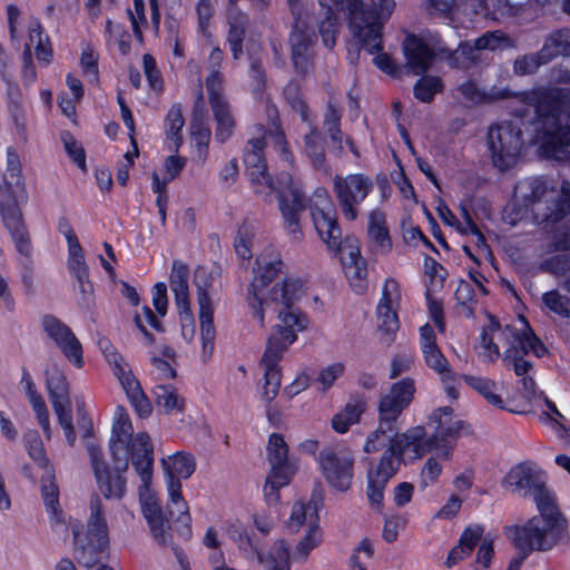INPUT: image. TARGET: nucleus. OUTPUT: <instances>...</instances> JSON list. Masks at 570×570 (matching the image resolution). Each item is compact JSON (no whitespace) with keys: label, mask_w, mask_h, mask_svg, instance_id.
Instances as JSON below:
<instances>
[{"label":"nucleus","mask_w":570,"mask_h":570,"mask_svg":"<svg viewBox=\"0 0 570 570\" xmlns=\"http://www.w3.org/2000/svg\"><path fill=\"white\" fill-rule=\"evenodd\" d=\"M514 97L523 105L514 110L515 120L489 127L487 144L493 165L503 171L518 163L524 144L520 122L531 114L530 144L544 158L570 160V88L538 87Z\"/></svg>","instance_id":"f257e3e1"},{"label":"nucleus","mask_w":570,"mask_h":570,"mask_svg":"<svg viewBox=\"0 0 570 570\" xmlns=\"http://www.w3.org/2000/svg\"><path fill=\"white\" fill-rule=\"evenodd\" d=\"M286 265L281 255L265 252L257 256L254 278L248 287L247 302L253 318L264 326L265 314L273 308L278 323L267 340L261 365L264 367L263 397L271 402L281 387L278 363L288 346L297 340V333L308 325V318L294 304L304 295V283L298 277L287 276L282 283L268 288V285L282 274Z\"/></svg>","instance_id":"f03ea898"},{"label":"nucleus","mask_w":570,"mask_h":570,"mask_svg":"<svg viewBox=\"0 0 570 570\" xmlns=\"http://www.w3.org/2000/svg\"><path fill=\"white\" fill-rule=\"evenodd\" d=\"M266 114L271 121L269 126L267 129L263 125L254 126V135L245 148L244 163L252 183L265 185L277 194L284 229L292 242L299 243L303 239L301 215L307 206L306 197L301 181L294 179L288 173L279 174L276 180H273L267 174L264 158L267 140L273 144L287 164H292L293 156L278 121L277 108L274 105H268Z\"/></svg>","instance_id":"7ed1b4c3"},{"label":"nucleus","mask_w":570,"mask_h":570,"mask_svg":"<svg viewBox=\"0 0 570 570\" xmlns=\"http://www.w3.org/2000/svg\"><path fill=\"white\" fill-rule=\"evenodd\" d=\"M318 1L325 14L318 26L325 47L331 49L335 46L340 27L337 13H343L348 19L351 32L368 53L382 50V29L395 8L394 0H371L373 10H365L362 0Z\"/></svg>","instance_id":"20e7f679"},{"label":"nucleus","mask_w":570,"mask_h":570,"mask_svg":"<svg viewBox=\"0 0 570 570\" xmlns=\"http://www.w3.org/2000/svg\"><path fill=\"white\" fill-rule=\"evenodd\" d=\"M515 207V218L509 220L511 225L530 212L537 224L544 227L553 226L570 214V181L563 179L558 185L544 176L524 178L514 188V203L511 209ZM509 210L510 207L504 210L505 219Z\"/></svg>","instance_id":"39448f33"},{"label":"nucleus","mask_w":570,"mask_h":570,"mask_svg":"<svg viewBox=\"0 0 570 570\" xmlns=\"http://www.w3.org/2000/svg\"><path fill=\"white\" fill-rule=\"evenodd\" d=\"M132 432L129 416L122 406H118L109 442L114 468L126 471L131 458L137 474L147 487L153 476L154 448L147 433L140 432L132 438Z\"/></svg>","instance_id":"423d86ee"},{"label":"nucleus","mask_w":570,"mask_h":570,"mask_svg":"<svg viewBox=\"0 0 570 570\" xmlns=\"http://www.w3.org/2000/svg\"><path fill=\"white\" fill-rule=\"evenodd\" d=\"M395 430H397L395 428ZM425 430L423 426H414L404 433L394 431V440L384 450L381 459L367 471L366 494L370 503L380 509L384 498V489L387 482L396 474L399 466L406 452H412L415 459L421 458L428 450Z\"/></svg>","instance_id":"0eeeda50"},{"label":"nucleus","mask_w":570,"mask_h":570,"mask_svg":"<svg viewBox=\"0 0 570 570\" xmlns=\"http://www.w3.org/2000/svg\"><path fill=\"white\" fill-rule=\"evenodd\" d=\"M540 514L531 518L523 525L507 529V535L525 556L531 551H548L554 546L567 542L568 524L557 502L537 505Z\"/></svg>","instance_id":"6e6552de"},{"label":"nucleus","mask_w":570,"mask_h":570,"mask_svg":"<svg viewBox=\"0 0 570 570\" xmlns=\"http://www.w3.org/2000/svg\"><path fill=\"white\" fill-rule=\"evenodd\" d=\"M224 51L215 46L212 48L206 62L207 76L205 87L216 121L215 139L219 142L227 141L235 128V119L230 112V106L224 95L225 77L222 72Z\"/></svg>","instance_id":"1a4fd4ad"},{"label":"nucleus","mask_w":570,"mask_h":570,"mask_svg":"<svg viewBox=\"0 0 570 570\" xmlns=\"http://www.w3.org/2000/svg\"><path fill=\"white\" fill-rule=\"evenodd\" d=\"M490 330L499 331V340L508 345L502 360L508 367H512L517 376L532 371V363L524 357L529 352L538 357L546 353V347L524 320H522V328L517 330L511 325L501 327L499 322L491 317Z\"/></svg>","instance_id":"9d476101"},{"label":"nucleus","mask_w":570,"mask_h":570,"mask_svg":"<svg viewBox=\"0 0 570 570\" xmlns=\"http://www.w3.org/2000/svg\"><path fill=\"white\" fill-rule=\"evenodd\" d=\"M90 514L87 522V533L73 530L75 553L80 563L87 568L94 567L109 544L108 527L101 499L97 495L90 500Z\"/></svg>","instance_id":"9b49d317"},{"label":"nucleus","mask_w":570,"mask_h":570,"mask_svg":"<svg viewBox=\"0 0 570 570\" xmlns=\"http://www.w3.org/2000/svg\"><path fill=\"white\" fill-rule=\"evenodd\" d=\"M504 483L512 493L533 498L535 505L557 502L556 494L547 488L546 473L533 462L513 466L504 476Z\"/></svg>","instance_id":"f8f14e48"},{"label":"nucleus","mask_w":570,"mask_h":570,"mask_svg":"<svg viewBox=\"0 0 570 570\" xmlns=\"http://www.w3.org/2000/svg\"><path fill=\"white\" fill-rule=\"evenodd\" d=\"M373 187L372 179L361 173L334 177L333 191L346 220L353 222L358 217V207L372 193Z\"/></svg>","instance_id":"ddd939ff"},{"label":"nucleus","mask_w":570,"mask_h":570,"mask_svg":"<svg viewBox=\"0 0 570 570\" xmlns=\"http://www.w3.org/2000/svg\"><path fill=\"white\" fill-rule=\"evenodd\" d=\"M308 207L317 234L330 250L337 252L341 248L342 232L328 191L323 187L316 188L308 200Z\"/></svg>","instance_id":"4468645a"},{"label":"nucleus","mask_w":570,"mask_h":570,"mask_svg":"<svg viewBox=\"0 0 570 570\" xmlns=\"http://www.w3.org/2000/svg\"><path fill=\"white\" fill-rule=\"evenodd\" d=\"M420 347L425 364L441 376L445 393L455 400L459 396V376L451 370L450 363L436 345V335L430 324L420 327Z\"/></svg>","instance_id":"2eb2a0df"},{"label":"nucleus","mask_w":570,"mask_h":570,"mask_svg":"<svg viewBox=\"0 0 570 570\" xmlns=\"http://www.w3.org/2000/svg\"><path fill=\"white\" fill-rule=\"evenodd\" d=\"M317 461L322 474L332 488L338 491L351 488L355 458L350 449L341 446L322 450Z\"/></svg>","instance_id":"dca6fc26"},{"label":"nucleus","mask_w":570,"mask_h":570,"mask_svg":"<svg viewBox=\"0 0 570 570\" xmlns=\"http://www.w3.org/2000/svg\"><path fill=\"white\" fill-rule=\"evenodd\" d=\"M430 422L433 424L434 432L426 440L428 450H439L443 459H449L465 426L464 422L453 416V410L450 406L433 411Z\"/></svg>","instance_id":"f3484780"},{"label":"nucleus","mask_w":570,"mask_h":570,"mask_svg":"<svg viewBox=\"0 0 570 570\" xmlns=\"http://www.w3.org/2000/svg\"><path fill=\"white\" fill-rule=\"evenodd\" d=\"M214 278L205 268H197L194 275V284L197 289V303L199 306L200 337L205 354H212L214 350V305L210 296Z\"/></svg>","instance_id":"a211bd4d"},{"label":"nucleus","mask_w":570,"mask_h":570,"mask_svg":"<svg viewBox=\"0 0 570 570\" xmlns=\"http://www.w3.org/2000/svg\"><path fill=\"white\" fill-rule=\"evenodd\" d=\"M24 199L26 190L12 193L10 189H0V212L4 225L9 229L19 253L28 256L31 247L19 207L20 203Z\"/></svg>","instance_id":"6ab92c4d"},{"label":"nucleus","mask_w":570,"mask_h":570,"mask_svg":"<svg viewBox=\"0 0 570 570\" xmlns=\"http://www.w3.org/2000/svg\"><path fill=\"white\" fill-rule=\"evenodd\" d=\"M401 288L396 281L387 279L383 286L382 297L377 304V328L381 333V342L390 345L399 330L396 306L400 304Z\"/></svg>","instance_id":"aec40b11"},{"label":"nucleus","mask_w":570,"mask_h":570,"mask_svg":"<svg viewBox=\"0 0 570 570\" xmlns=\"http://www.w3.org/2000/svg\"><path fill=\"white\" fill-rule=\"evenodd\" d=\"M41 327L46 335L76 367H82L81 343L66 323L48 314L41 318Z\"/></svg>","instance_id":"412c9836"},{"label":"nucleus","mask_w":570,"mask_h":570,"mask_svg":"<svg viewBox=\"0 0 570 570\" xmlns=\"http://www.w3.org/2000/svg\"><path fill=\"white\" fill-rule=\"evenodd\" d=\"M415 391V383L410 377L393 383L380 399L379 419L385 423H396L402 412L413 401Z\"/></svg>","instance_id":"4be33fe9"},{"label":"nucleus","mask_w":570,"mask_h":570,"mask_svg":"<svg viewBox=\"0 0 570 570\" xmlns=\"http://www.w3.org/2000/svg\"><path fill=\"white\" fill-rule=\"evenodd\" d=\"M108 363L112 365L114 374L119 380L131 406L140 417H147L153 411V406L146 394L144 393L140 383L132 375L119 353L108 354Z\"/></svg>","instance_id":"5701e85b"},{"label":"nucleus","mask_w":570,"mask_h":570,"mask_svg":"<svg viewBox=\"0 0 570 570\" xmlns=\"http://www.w3.org/2000/svg\"><path fill=\"white\" fill-rule=\"evenodd\" d=\"M189 268L180 262L174 261L169 276L170 289L175 296V304L181 322L183 332L189 327L190 333H194V320L190 309L189 299Z\"/></svg>","instance_id":"b1692460"},{"label":"nucleus","mask_w":570,"mask_h":570,"mask_svg":"<svg viewBox=\"0 0 570 570\" xmlns=\"http://www.w3.org/2000/svg\"><path fill=\"white\" fill-rule=\"evenodd\" d=\"M149 491V483L147 487H139L141 511L148 523L153 538L159 546H170L173 533L171 525L168 519L165 517L161 507L150 494H145Z\"/></svg>","instance_id":"393cba45"},{"label":"nucleus","mask_w":570,"mask_h":570,"mask_svg":"<svg viewBox=\"0 0 570 570\" xmlns=\"http://www.w3.org/2000/svg\"><path fill=\"white\" fill-rule=\"evenodd\" d=\"M316 35L309 29L307 22L302 18L295 19L293 31L289 36L292 49V61L297 72L306 73L309 69V58Z\"/></svg>","instance_id":"a878e982"},{"label":"nucleus","mask_w":570,"mask_h":570,"mask_svg":"<svg viewBox=\"0 0 570 570\" xmlns=\"http://www.w3.org/2000/svg\"><path fill=\"white\" fill-rule=\"evenodd\" d=\"M342 253L341 261L344 273L356 293H363L366 289L367 266L365 259L361 256L360 246L356 240H346L337 253ZM336 254V252H334Z\"/></svg>","instance_id":"bb28decb"},{"label":"nucleus","mask_w":570,"mask_h":570,"mask_svg":"<svg viewBox=\"0 0 570 570\" xmlns=\"http://www.w3.org/2000/svg\"><path fill=\"white\" fill-rule=\"evenodd\" d=\"M167 489V504L166 509L168 514L178 524V533L186 540L193 535L191 531V515L189 512V505L183 497V484L179 479L168 480Z\"/></svg>","instance_id":"cd10ccee"},{"label":"nucleus","mask_w":570,"mask_h":570,"mask_svg":"<svg viewBox=\"0 0 570 570\" xmlns=\"http://www.w3.org/2000/svg\"><path fill=\"white\" fill-rule=\"evenodd\" d=\"M406 66L414 75H423L433 61V50L423 39L409 35L403 42Z\"/></svg>","instance_id":"c85d7f7f"},{"label":"nucleus","mask_w":570,"mask_h":570,"mask_svg":"<svg viewBox=\"0 0 570 570\" xmlns=\"http://www.w3.org/2000/svg\"><path fill=\"white\" fill-rule=\"evenodd\" d=\"M227 24L226 41L233 59L238 60L244 53L243 43L249 24L248 17L236 7H230L227 11Z\"/></svg>","instance_id":"c756f323"},{"label":"nucleus","mask_w":570,"mask_h":570,"mask_svg":"<svg viewBox=\"0 0 570 570\" xmlns=\"http://www.w3.org/2000/svg\"><path fill=\"white\" fill-rule=\"evenodd\" d=\"M321 492L314 491L311 500L307 503L296 502L293 508L288 520V528L292 531H297L304 523L316 525L318 521V508L322 505Z\"/></svg>","instance_id":"7c9ffc66"},{"label":"nucleus","mask_w":570,"mask_h":570,"mask_svg":"<svg viewBox=\"0 0 570 570\" xmlns=\"http://www.w3.org/2000/svg\"><path fill=\"white\" fill-rule=\"evenodd\" d=\"M483 533L484 528L480 524L466 527L459 539V543L450 551L445 562L446 566L451 568L469 557L474 547L480 542Z\"/></svg>","instance_id":"2f4dec72"},{"label":"nucleus","mask_w":570,"mask_h":570,"mask_svg":"<svg viewBox=\"0 0 570 570\" xmlns=\"http://www.w3.org/2000/svg\"><path fill=\"white\" fill-rule=\"evenodd\" d=\"M367 235L376 253L384 254L391 250L392 242L386 227V218L380 209H374L368 215Z\"/></svg>","instance_id":"473e14b6"},{"label":"nucleus","mask_w":570,"mask_h":570,"mask_svg":"<svg viewBox=\"0 0 570 570\" xmlns=\"http://www.w3.org/2000/svg\"><path fill=\"white\" fill-rule=\"evenodd\" d=\"M165 470V482L168 485V480L173 479H189L196 470V459L189 452H176L167 459L161 460Z\"/></svg>","instance_id":"72a5a7b5"},{"label":"nucleus","mask_w":570,"mask_h":570,"mask_svg":"<svg viewBox=\"0 0 570 570\" xmlns=\"http://www.w3.org/2000/svg\"><path fill=\"white\" fill-rule=\"evenodd\" d=\"M267 459L271 464V472H285L294 474L292 465L288 463V446L278 433L269 435L267 444Z\"/></svg>","instance_id":"f704fd0d"},{"label":"nucleus","mask_w":570,"mask_h":570,"mask_svg":"<svg viewBox=\"0 0 570 570\" xmlns=\"http://www.w3.org/2000/svg\"><path fill=\"white\" fill-rule=\"evenodd\" d=\"M366 402L362 396H352L345 407L332 419V426L338 433H345L352 424L360 421Z\"/></svg>","instance_id":"c9c22d12"},{"label":"nucleus","mask_w":570,"mask_h":570,"mask_svg":"<svg viewBox=\"0 0 570 570\" xmlns=\"http://www.w3.org/2000/svg\"><path fill=\"white\" fill-rule=\"evenodd\" d=\"M308 125L309 132L304 137L305 153L311 158L315 169L328 174L330 167L326 164L324 139L313 121Z\"/></svg>","instance_id":"e433bc0d"},{"label":"nucleus","mask_w":570,"mask_h":570,"mask_svg":"<svg viewBox=\"0 0 570 570\" xmlns=\"http://www.w3.org/2000/svg\"><path fill=\"white\" fill-rule=\"evenodd\" d=\"M0 189H10L12 193L26 190L20 158L12 147L7 148V168L3 175L0 176Z\"/></svg>","instance_id":"4c0bfd02"},{"label":"nucleus","mask_w":570,"mask_h":570,"mask_svg":"<svg viewBox=\"0 0 570 570\" xmlns=\"http://www.w3.org/2000/svg\"><path fill=\"white\" fill-rule=\"evenodd\" d=\"M185 125L183 110L180 104L171 105L165 118V131L168 141V150L178 153L179 147L183 145L181 130Z\"/></svg>","instance_id":"58836bf2"},{"label":"nucleus","mask_w":570,"mask_h":570,"mask_svg":"<svg viewBox=\"0 0 570 570\" xmlns=\"http://www.w3.org/2000/svg\"><path fill=\"white\" fill-rule=\"evenodd\" d=\"M549 62L558 57H570V28L550 32L541 47Z\"/></svg>","instance_id":"ea45409f"},{"label":"nucleus","mask_w":570,"mask_h":570,"mask_svg":"<svg viewBox=\"0 0 570 570\" xmlns=\"http://www.w3.org/2000/svg\"><path fill=\"white\" fill-rule=\"evenodd\" d=\"M459 90L465 99L475 104L494 101L513 96L509 89H498L494 86L491 87L489 91L481 90L472 80L463 82Z\"/></svg>","instance_id":"a19ab883"},{"label":"nucleus","mask_w":570,"mask_h":570,"mask_svg":"<svg viewBox=\"0 0 570 570\" xmlns=\"http://www.w3.org/2000/svg\"><path fill=\"white\" fill-rule=\"evenodd\" d=\"M395 423H385L379 419V426L366 439L364 444L365 453H374L387 449L394 440Z\"/></svg>","instance_id":"79ce46f5"},{"label":"nucleus","mask_w":570,"mask_h":570,"mask_svg":"<svg viewBox=\"0 0 570 570\" xmlns=\"http://www.w3.org/2000/svg\"><path fill=\"white\" fill-rule=\"evenodd\" d=\"M258 558L265 563L266 570H291L289 548L284 540L275 541L267 554H258Z\"/></svg>","instance_id":"37998d69"},{"label":"nucleus","mask_w":570,"mask_h":570,"mask_svg":"<svg viewBox=\"0 0 570 570\" xmlns=\"http://www.w3.org/2000/svg\"><path fill=\"white\" fill-rule=\"evenodd\" d=\"M463 380L469 384L473 390L480 393L489 404L503 409V400L499 395L498 384L488 379L481 376H472V375H463Z\"/></svg>","instance_id":"c03bdc74"},{"label":"nucleus","mask_w":570,"mask_h":570,"mask_svg":"<svg viewBox=\"0 0 570 570\" xmlns=\"http://www.w3.org/2000/svg\"><path fill=\"white\" fill-rule=\"evenodd\" d=\"M46 385L51 403L70 400L67 379L58 366L46 371Z\"/></svg>","instance_id":"a18cd8bd"},{"label":"nucleus","mask_w":570,"mask_h":570,"mask_svg":"<svg viewBox=\"0 0 570 570\" xmlns=\"http://www.w3.org/2000/svg\"><path fill=\"white\" fill-rule=\"evenodd\" d=\"M480 7L485 18L502 21L518 14L520 7L509 0H480Z\"/></svg>","instance_id":"49530a36"},{"label":"nucleus","mask_w":570,"mask_h":570,"mask_svg":"<svg viewBox=\"0 0 570 570\" xmlns=\"http://www.w3.org/2000/svg\"><path fill=\"white\" fill-rule=\"evenodd\" d=\"M481 48L476 46V39L473 42H460L451 56L450 66L452 68L465 69L472 65H476L481 59Z\"/></svg>","instance_id":"de8ad7c7"},{"label":"nucleus","mask_w":570,"mask_h":570,"mask_svg":"<svg viewBox=\"0 0 570 570\" xmlns=\"http://www.w3.org/2000/svg\"><path fill=\"white\" fill-rule=\"evenodd\" d=\"M341 111L337 105L330 100L324 114V128L327 131L331 141L336 148L343 150V132L341 130Z\"/></svg>","instance_id":"09e8293b"},{"label":"nucleus","mask_w":570,"mask_h":570,"mask_svg":"<svg viewBox=\"0 0 570 570\" xmlns=\"http://www.w3.org/2000/svg\"><path fill=\"white\" fill-rule=\"evenodd\" d=\"M116 471H117V474L111 475L108 472L107 466H102L101 475H96L97 482L99 484V490L107 499H110V498L119 499L125 493L126 481L120 475V473L122 471H118V470H116Z\"/></svg>","instance_id":"8fccbe9b"},{"label":"nucleus","mask_w":570,"mask_h":570,"mask_svg":"<svg viewBox=\"0 0 570 570\" xmlns=\"http://www.w3.org/2000/svg\"><path fill=\"white\" fill-rule=\"evenodd\" d=\"M156 405L165 413H171L174 410L181 411L184 400L177 394L173 385L159 384L154 390Z\"/></svg>","instance_id":"3c124183"},{"label":"nucleus","mask_w":570,"mask_h":570,"mask_svg":"<svg viewBox=\"0 0 570 570\" xmlns=\"http://www.w3.org/2000/svg\"><path fill=\"white\" fill-rule=\"evenodd\" d=\"M547 63H549V60L543 53V50L540 49L537 52L525 53L517 57L513 62V72L517 76L533 75L541 66Z\"/></svg>","instance_id":"603ef678"},{"label":"nucleus","mask_w":570,"mask_h":570,"mask_svg":"<svg viewBox=\"0 0 570 570\" xmlns=\"http://www.w3.org/2000/svg\"><path fill=\"white\" fill-rule=\"evenodd\" d=\"M322 541V533L318 525H311L305 535L296 544L292 558L294 561H305L311 553Z\"/></svg>","instance_id":"864d4df0"},{"label":"nucleus","mask_w":570,"mask_h":570,"mask_svg":"<svg viewBox=\"0 0 570 570\" xmlns=\"http://www.w3.org/2000/svg\"><path fill=\"white\" fill-rule=\"evenodd\" d=\"M442 90L443 82L435 76H423L413 88L414 97L421 102H431L434 96Z\"/></svg>","instance_id":"5fc2aeb1"},{"label":"nucleus","mask_w":570,"mask_h":570,"mask_svg":"<svg viewBox=\"0 0 570 570\" xmlns=\"http://www.w3.org/2000/svg\"><path fill=\"white\" fill-rule=\"evenodd\" d=\"M283 92H284V97H285L287 104L291 106V108L294 111L299 114L302 121H304L306 124H311L312 117L309 114V109L301 96L298 85L296 82H289L284 88Z\"/></svg>","instance_id":"6e6d98bb"},{"label":"nucleus","mask_w":570,"mask_h":570,"mask_svg":"<svg viewBox=\"0 0 570 570\" xmlns=\"http://www.w3.org/2000/svg\"><path fill=\"white\" fill-rule=\"evenodd\" d=\"M24 444L29 456L41 468H48L43 442L37 431H29L24 434Z\"/></svg>","instance_id":"4d7b16f0"},{"label":"nucleus","mask_w":570,"mask_h":570,"mask_svg":"<svg viewBox=\"0 0 570 570\" xmlns=\"http://www.w3.org/2000/svg\"><path fill=\"white\" fill-rule=\"evenodd\" d=\"M292 475L285 472H269L263 489L268 504L276 503L279 500L278 491L289 483Z\"/></svg>","instance_id":"13d9d810"},{"label":"nucleus","mask_w":570,"mask_h":570,"mask_svg":"<svg viewBox=\"0 0 570 570\" xmlns=\"http://www.w3.org/2000/svg\"><path fill=\"white\" fill-rule=\"evenodd\" d=\"M544 305L561 317H570V298L558 291H550L543 294Z\"/></svg>","instance_id":"bf43d9fd"},{"label":"nucleus","mask_w":570,"mask_h":570,"mask_svg":"<svg viewBox=\"0 0 570 570\" xmlns=\"http://www.w3.org/2000/svg\"><path fill=\"white\" fill-rule=\"evenodd\" d=\"M135 323L146 337L148 344H153L154 338L153 335L147 331L146 325L151 326L158 332L163 331L161 322L157 318L149 306H144L141 313L135 316Z\"/></svg>","instance_id":"052dcab7"},{"label":"nucleus","mask_w":570,"mask_h":570,"mask_svg":"<svg viewBox=\"0 0 570 570\" xmlns=\"http://www.w3.org/2000/svg\"><path fill=\"white\" fill-rule=\"evenodd\" d=\"M191 140L198 148L199 155H207V147L210 141L209 127L199 119H194L190 125Z\"/></svg>","instance_id":"680f3d73"},{"label":"nucleus","mask_w":570,"mask_h":570,"mask_svg":"<svg viewBox=\"0 0 570 570\" xmlns=\"http://www.w3.org/2000/svg\"><path fill=\"white\" fill-rule=\"evenodd\" d=\"M196 13L198 20V30L206 39L212 38L209 24L214 16V4L212 0H199L196 4Z\"/></svg>","instance_id":"e2e57ef3"},{"label":"nucleus","mask_w":570,"mask_h":570,"mask_svg":"<svg viewBox=\"0 0 570 570\" xmlns=\"http://www.w3.org/2000/svg\"><path fill=\"white\" fill-rule=\"evenodd\" d=\"M61 140L65 146V150L73 163L81 168L86 169V155L81 145L75 139L70 132H62Z\"/></svg>","instance_id":"0e129e2a"},{"label":"nucleus","mask_w":570,"mask_h":570,"mask_svg":"<svg viewBox=\"0 0 570 570\" xmlns=\"http://www.w3.org/2000/svg\"><path fill=\"white\" fill-rule=\"evenodd\" d=\"M80 65L87 80L91 83H97L99 80L98 57L90 47L82 50Z\"/></svg>","instance_id":"69168bd1"},{"label":"nucleus","mask_w":570,"mask_h":570,"mask_svg":"<svg viewBox=\"0 0 570 570\" xmlns=\"http://www.w3.org/2000/svg\"><path fill=\"white\" fill-rule=\"evenodd\" d=\"M202 542L206 548L214 550V552L209 557L210 561L218 563L224 559V554L220 550L222 540L219 537V532L215 527L207 528Z\"/></svg>","instance_id":"338daca9"},{"label":"nucleus","mask_w":570,"mask_h":570,"mask_svg":"<svg viewBox=\"0 0 570 570\" xmlns=\"http://www.w3.org/2000/svg\"><path fill=\"white\" fill-rule=\"evenodd\" d=\"M499 338V331H491L490 324L484 328L480 336V345L483 350L484 356L489 361L493 362L500 356V350L498 344L494 343V338Z\"/></svg>","instance_id":"774afa93"}]
</instances>
